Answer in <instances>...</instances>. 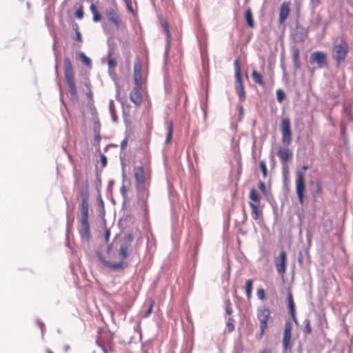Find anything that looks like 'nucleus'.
Instances as JSON below:
<instances>
[{"label":"nucleus","instance_id":"f257e3e1","mask_svg":"<svg viewBox=\"0 0 353 353\" xmlns=\"http://www.w3.org/2000/svg\"><path fill=\"white\" fill-rule=\"evenodd\" d=\"M281 141L285 146H279L277 150V156L283 168L293 159V152L289 148L292 141V131L291 122L289 118H282L280 124Z\"/></svg>","mask_w":353,"mask_h":353},{"label":"nucleus","instance_id":"f03ea898","mask_svg":"<svg viewBox=\"0 0 353 353\" xmlns=\"http://www.w3.org/2000/svg\"><path fill=\"white\" fill-rule=\"evenodd\" d=\"M133 176L139 199H142L143 202L146 204L150 195L148 186L150 181V174L149 172H145L142 165H139L134 167Z\"/></svg>","mask_w":353,"mask_h":353},{"label":"nucleus","instance_id":"7ed1b4c3","mask_svg":"<svg viewBox=\"0 0 353 353\" xmlns=\"http://www.w3.org/2000/svg\"><path fill=\"white\" fill-rule=\"evenodd\" d=\"M63 72L64 77L68 87V91L70 94V99L74 101L77 100L78 93L75 83L74 72L69 57H65L63 59Z\"/></svg>","mask_w":353,"mask_h":353},{"label":"nucleus","instance_id":"20e7f679","mask_svg":"<svg viewBox=\"0 0 353 353\" xmlns=\"http://www.w3.org/2000/svg\"><path fill=\"white\" fill-rule=\"evenodd\" d=\"M349 51L347 41L341 39L339 43H335L333 47L332 57L337 65L344 62Z\"/></svg>","mask_w":353,"mask_h":353},{"label":"nucleus","instance_id":"39448f33","mask_svg":"<svg viewBox=\"0 0 353 353\" xmlns=\"http://www.w3.org/2000/svg\"><path fill=\"white\" fill-rule=\"evenodd\" d=\"M271 312L266 306H261L257 308L256 316L259 321L260 333L257 334L256 338L261 339L265 330L268 328V321L271 317Z\"/></svg>","mask_w":353,"mask_h":353},{"label":"nucleus","instance_id":"423d86ee","mask_svg":"<svg viewBox=\"0 0 353 353\" xmlns=\"http://www.w3.org/2000/svg\"><path fill=\"white\" fill-rule=\"evenodd\" d=\"M295 189L299 201L301 205H303L304 202L305 192L306 191V185L304 174L301 171H297L296 172Z\"/></svg>","mask_w":353,"mask_h":353},{"label":"nucleus","instance_id":"0eeeda50","mask_svg":"<svg viewBox=\"0 0 353 353\" xmlns=\"http://www.w3.org/2000/svg\"><path fill=\"white\" fill-rule=\"evenodd\" d=\"M234 77H235V90L241 101L245 97V92L243 85L241 75V68L239 59L234 61Z\"/></svg>","mask_w":353,"mask_h":353},{"label":"nucleus","instance_id":"6e6552de","mask_svg":"<svg viewBox=\"0 0 353 353\" xmlns=\"http://www.w3.org/2000/svg\"><path fill=\"white\" fill-rule=\"evenodd\" d=\"M105 16L108 20L112 23L117 30L125 28V23L114 8H109L106 9Z\"/></svg>","mask_w":353,"mask_h":353},{"label":"nucleus","instance_id":"1a4fd4ad","mask_svg":"<svg viewBox=\"0 0 353 353\" xmlns=\"http://www.w3.org/2000/svg\"><path fill=\"white\" fill-rule=\"evenodd\" d=\"M292 323L290 321H286L285 323L283 336V346L285 350H290L292 348Z\"/></svg>","mask_w":353,"mask_h":353},{"label":"nucleus","instance_id":"9d476101","mask_svg":"<svg viewBox=\"0 0 353 353\" xmlns=\"http://www.w3.org/2000/svg\"><path fill=\"white\" fill-rule=\"evenodd\" d=\"M287 254L284 250H281L279 255L274 258V265L279 274H283L285 272L287 269Z\"/></svg>","mask_w":353,"mask_h":353},{"label":"nucleus","instance_id":"9b49d317","mask_svg":"<svg viewBox=\"0 0 353 353\" xmlns=\"http://www.w3.org/2000/svg\"><path fill=\"white\" fill-rule=\"evenodd\" d=\"M130 101L137 106H140L143 103L142 85H137L130 92Z\"/></svg>","mask_w":353,"mask_h":353},{"label":"nucleus","instance_id":"f8f14e48","mask_svg":"<svg viewBox=\"0 0 353 353\" xmlns=\"http://www.w3.org/2000/svg\"><path fill=\"white\" fill-rule=\"evenodd\" d=\"M327 54L322 51L314 52L310 56V62L316 63L319 68H323L327 65Z\"/></svg>","mask_w":353,"mask_h":353},{"label":"nucleus","instance_id":"ddd939ff","mask_svg":"<svg viewBox=\"0 0 353 353\" xmlns=\"http://www.w3.org/2000/svg\"><path fill=\"white\" fill-rule=\"evenodd\" d=\"M290 13V2H283L279 8V23L283 24Z\"/></svg>","mask_w":353,"mask_h":353},{"label":"nucleus","instance_id":"4468645a","mask_svg":"<svg viewBox=\"0 0 353 353\" xmlns=\"http://www.w3.org/2000/svg\"><path fill=\"white\" fill-rule=\"evenodd\" d=\"M134 81L137 85H142V63L139 58L134 60Z\"/></svg>","mask_w":353,"mask_h":353},{"label":"nucleus","instance_id":"2eb2a0df","mask_svg":"<svg viewBox=\"0 0 353 353\" xmlns=\"http://www.w3.org/2000/svg\"><path fill=\"white\" fill-rule=\"evenodd\" d=\"M79 233L82 238L88 240L90 237V230L88 219H81Z\"/></svg>","mask_w":353,"mask_h":353},{"label":"nucleus","instance_id":"dca6fc26","mask_svg":"<svg viewBox=\"0 0 353 353\" xmlns=\"http://www.w3.org/2000/svg\"><path fill=\"white\" fill-rule=\"evenodd\" d=\"M81 219H88L89 203L88 201H81L80 206Z\"/></svg>","mask_w":353,"mask_h":353},{"label":"nucleus","instance_id":"f3484780","mask_svg":"<svg viewBox=\"0 0 353 353\" xmlns=\"http://www.w3.org/2000/svg\"><path fill=\"white\" fill-rule=\"evenodd\" d=\"M245 19L248 26L252 28H254L255 23L253 19L252 12L250 8H248L245 12Z\"/></svg>","mask_w":353,"mask_h":353},{"label":"nucleus","instance_id":"a211bd4d","mask_svg":"<svg viewBox=\"0 0 353 353\" xmlns=\"http://www.w3.org/2000/svg\"><path fill=\"white\" fill-rule=\"evenodd\" d=\"M130 246L129 243H124L121 245L119 252L123 260L129 256Z\"/></svg>","mask_w":353,"mask_h":353},{"label":"nucleus","instance_id":"6ab92c4d","mask_svg":"<svg viewBox=\"0 0 353 353\" xmlns=\"http://www.w3.org/2000/svg\"><path fill=\"white\" fill-rule=\"evenodd\" d=\"M249 205L251 208V216L254 220H258L260 217L261 212L259 211L258 206L252 202L249 203Z\"/></svg>","mask_w":353,"mask_h":353},{"label":"nucleus","instance_id":"aec40b11","mask_svg":"<svg viewBox=\"0 0 353 353\" xmlns=\"http://www.w3.org/2000/svg\"><path fill=\"white\" fill-rule=\"evenodd\" d=\"M104 265L109 267L112 270L123 269L125 267V263L123 261L119 263H110L108 261H103Z\"/></svg>","mask_w":353,"mask_h":353},{"label":"nucleus","instance_id":"412c9836","mask_svg":"<svg viewBox=\"0 0 353 353\" xmlns=\"http://www.w3.org/2000/svg\"><path fill=\"white\" fill-rule=\"evenodd\" d=\"M81 201H88L89 199V185L88 183L86 181L83 185V188L81 190Z\"/></svg>","mask_w":353,"mask_h":353},{"label":"nucleus","instance_id":"4be33fe9","mask_svg":"<svg viewBox=\"0 0 353 353\" xmlns=\"http://www.w3.org/2000/svg\"><path fill=\"white\" fill-rule=\"evenodd\" d=\"M299 50L297 48H295L293 49L292 52V58H293V63L294 66L296 69L300 68L301 64L299 61Z\"/></svg>","mask_w":353,"mask_h":353},{"label":"nucleus","instance_id":"5701e85b","mask_svg":"<svg viewBox=\"0 0 353 353\" xmlns=\"http://www.w3.org/2000/svg\"><path fill=\"white\" fill-rule=\"evenodd\" d=\"M252 78L253 81L259 84V85H264L263 79L262 75L259 73L256 70H253L252 72Z\"/></svg>","mask_w":353,"mask_h":353},{"label":"nucleus","instance_id":"b1692460","mask_svg":"<svg viewBox=\"0 0 353 353\" xmlns=\"http://www.w3.org/2000/svg\"><path fill=\"white\" fill-rule=\"evenodd\" d=\"M323 190V185L321 181H316L315 182V187L314 190L312 192V194L313 197H317L319 196Z\"/></svg>","mask_w":353,"mask_h":353},{"label":"nucleus","instance_id":"393cba45","mask_svg":"<svg viewBox=\"0 0 353 353\" xmlns=\"http://www.w3.org/2000/svg\"><path fill=\"white\" fill-rule=\"evenodd\" d=\"M172 133H173V123L172 121H169L168 123V132H167V136H166V139H165V143L168 144V143H170L172 141Z\"/></svg>","mask_w":353,"mask_h":353},{"label":"nucleus","instance_id":"a878e982","mask_svg":"<svg viewBox=\"0 0 353 353\" xmlns=\"http://www.w3.org/2000/svg\"><path fill=\"white\" fill-rule=\"evenodd\" d=\"M253 281L252 279H248L245 283V292L248 299H250L252 297Z\"/></svg>","mask_w":353,"mask_h":353},{"label":"nucleus","instance_id":"bb28decb","mask_svg":"<svg viewBox=\"0 0 353 353\" xmlns=\"http://www.w3.org/2000/svg\"><path fill=\"white\" fill-rule=\"evenodd\" d=\"M78 57L80 58L81 62L88 68L92 67V61L83 52H79Z\"/></svg>","mask_w":353,"mask_h":353},{"label":"nucleus","instance_id":"cd10ccee","mask_svg":"<svg viewBox=\"0 0 353 353\" xmlns=\"http://www.w3.org/2000/svg\"><path fill=\"white\" fill-rule=\"evenodd\" d=\"M249 198L254 202H259L261 200V196L259 194L258 192L254 189H251L250 194H249Z\"/></svg>","mask_w":353,"mask_h":353},{"label":"nucleus","instance_id":"c85d7f7f","mask_svg":"<svg viewBox=\"0 0 353 353\" xmlns=\"http://www.w3.org/2000/svg\"><path fill=\"white\" fill-rule=\"evenodd\" d=\"M154 305V301L152 299H149L148 300V308L145 312V313L143 316L144 318H148L151 314V313L152 312V310H153Z\"/></svg>","mask_w":353,"mask_h":353},{"label":"nucleus","instance_id":"c756f323","mask_svg":"<svg viewBox=\"0 0 353 353\" xmlns=\"http://www.w3.org/2000/svg\"><path fill=\"white\" fill-rule=\"evenodd\" d=\"M161 23L162 27L163 28L165 32L166 33L168 40H170L171 39V33L170 31L169 25H168V22L165 20H162Z\"/></svg>","mask_w":353,"mask_h":353},{"label":"nucleus","instance_id":"7c9ffc66","mask_svg":"<svg viewBox=\"0 0 353 353\" xmlns=\"http://www.w3.org/2000/svg\"><path fill=\"white\" fill-rule=\"evenodd\" d=\"M304 333L306 335L310 334L312 333V327L310 323V320L309 319H306L304 321Z\"/></svg>","mask_w":353,"mask_h":353},{"label":"nucleus","instance_id":"2f4dec72","mask_svg":"<svg viewBox=\"0 0 353 353\" xmlns=\"http://www.w3.org/2000/svg\"><path fill=\"white\" fill-rule=\"evenodd\" d=\"M108 65L109 72L110 73L114 72L115 68L117 66V61L113 58L109 59L108 61Z\"/></svg>","mask_w":353,"mask_h":353},{"label":"nucleus","instance_id":"473e14b6","mask_svg":"<svg viewBox=\"0 0 353 353\" xmlns=\"http://www.w3.org/2000/svg\"><path fill=\"white\" fill-rule=\"evenodd\" d=\"M288 305L290 313L295 312V304L293 300L292 295L291 294L288 296Z\"/></svg>","mask_w":353,"mask_h":353},{"label":"nucleus","instance_id":"72a5a7b5","mask_svg":"<svg viewBox=\"0 0 353 353\" xmlns=\"http://www.w3.org/2000/svg\"><path fill=\"white\" fill-rule=\"evenodd\" d=\"M276 98H277V101L279 103L283 102V101L285 98V94L283 92V90H282L281 89H279L276 90Z\"/></svg>","mask_w":353,"mask_h":353},{"label":"nucleus","instance_id":"f704fd0d","mask_svg":"<svg viewBox=\"0 0 353 353\" xmlns=\"http://www.w3.org/2000/svg\"><path fill=\"white\" fill-rule=\"evenodd\" d=\"M259 167L261 170L262 171L263 177L265 178L268 176V168L265 162L263 161H261L259 163Z\"/></svg>","mask_w":353,"mask_h":353},{"label":"nucleus","instance_id":"c9c22d12","mask_svg":"<svg viewBox=\"0 0 353 353\" xmlns=\"http://www.w3.org/2000/svg\"><path fill=\"white\" fill-rule=\"evenodd\" d=\"M85 86L88 89L87 92H86V96L89 100L92 101L93 100V92L91 90L90 83H89V82L86 83Z\"/></svg>","mask_w":353,"mask_h":353},{"label":"nucleus","instance_id":"e433bc0d","mask_svg":"<svg viewBox=\"0 0 353 353\" xmlns=\"http://www.w3.org/2000/svg\"><path fill=\"white\" fill-rule=\"evenodd\" d=\"M75 16L79 19H82L83 18L84 12L83 6H80V8L76 11Z\"/></svg>","mask_w":353,"mask_h":353},{"label":"nucleus","instance_id":"4c0bfd02","mask_svg":"<svg viewBox=\"0 0 353 353\" xmlns=\"http://www.w3.org/2000/svg\"><path fill=\"white\" fill-rule=\"evenodd\" d=\"M233 322L234 319L232 318H229L228 321L227 322V327L230 332H232L234 330V325Z\"/></svg>","mask_w":353,"mask_h":353},{"label":"nucleus","instance_id":"58836bf2","mask_svg":"<svg viewBox=\"0 0 353 353\" xmlns=\"http://www.w3.org/2000/svg\"><path fill=\"white\" fill-rule=\"evenodd\" d=\"M256 294H257V296L258 298L260 299V300H264L265 299V291L263 289H258L257 290V292H256Z\"/></svg>","mask_w":353,"mask_h":353},{"label":"nucleus","instance_id":"ea45409f","mask_svg":"<svg viewBox=\"0 0 353 353\" xmlns=\"http://www.w3.org/2000/svg\"><path fill=\"white\" fill-rule=\"evenodd\" d=\"M225 311L226 313L229 315L232 313V303L229 299L226 301Z\"/></svg>","mask_w":353,"mask_h":353},{"label":"nucleus","instance_id":"a19ab883","mask_svg":"<svg viewBox=\"0 0 353 353\" xmlns=\"http://www.w3.org/2000/svg\"><path fill=\"white\" fill-rule=\"evenodd\" d=\"M259 188L263 194H267L266 186L263 182H261V181L259 182Z\"/></svg>","mask_w":353,"mask_h":353},{"label":"nucleus","instance_id":"79ce46f5","mask_svg":"<svg viewBox=\"0 0 353 353\" xmlns=\"http://www.w3.org/2000/svg\"><path fill=\"white\" fill-rule=\"evenodd\" d=\"M93 15H94L93 16L94 21L97 22V21H99L101 19V14L99 13L98 11L97 12H95V13H93Z\"/></svg>","mask_w":353,"mask_h":353},{"label":"nucleus","instance_id":"37998d69","mask_svg":"<svg viewBox=\"0 0 353 353\" xmlns=\"http://www.w3.org/2000/svg\"><path fill=\"white\" fill-rule=\"evenodd\" d=\"M101 161L102 167H105L107 165L108 160H107V157L103 154L101 155Z\"/></svg>","mask_w":353,"mask_h":353},{"label":"nucleus","instance_id":"c03bdc74","mask_svg":"<svg viewBox=\"0 0 353 353\" xmlns=\"http://www.w3.org/2000/svg\"><path fill=\"white\" fill-rule=\"evenodd\" d=\"M101 135H100V133L99 132H95V134H94V140L95 141L99 144L101 141Z\"/></svg>","mask_w":353,"mask_h":353},{"label":"nucleus","instance_id":"a18cd8bd","mask_svg":"<svg viewBox=\"0 0 353 353\" xmlns=\"http://www.w3.org/2000/svg\"><path fill=\"white\" fill-rule=\"evenodd\" d=\"M76 39L81 43L83 41L81 34L78 30H76Z\"/></svg>","mask_w":353,"mask_h":353},{"label":"nucleus","instance_id":"49530a36","mask_svg":"<svg viewBox=\"0 0 353 353\" xmlns=\"http://www.w3.org/2000/svg\"><path fill=\"white\" fill-rule=\"evenodd\" d=\"M127 3L128 10L130 12H133V9L132 8L131 1L130 0H125Z\"/></svg>","mask_w":353,"mask_h":353},{"label":"nucleus","instance_id":"de8ad7c7","mask_svg":"<svg viewBox=\"0 0 353 353\" xmlns=\"http://www.w3.org/2000/svg\"><path fill=\"white\" fill-rule=\"evenodd\" d=\"M110 235V230L107 229L105 230V239L106 242H108L109 241Z\"/></svg>","mask_w":353,"mask_h":353},{"label":"nucleus","instance_id":"09e8293b","mask_svg":"<svg viewBox=\"0 0 353 353\" xmlns=\"http://www.w3.org/2000/svg\"><path fill=\"white\" fill-rule=\"evenodd\" d=\"M321 2V0H310V3L315 6H319Z\"/></svg>","mask_w":353,"mask_h":353},{"label":"nucleus","instance_id":"8fccbe9b","mask_svg":"<svg viewBox=\"0 0 353 353\" xmlns=\"http://www.w3.org/2000/svg\"><path fill=\"white\" fill-rule=\"evenodd\" d=\"M90 9L91 12H92V14L95 13L98 11L96 6L93 3L90 6Z\"/></svg>","mask_w":353,"mask_h":353},{"label":"nucleus","instance_id":"3c124183","mask_svg":"<svg viewBox=\"0 0 353 353\" xmlns=\"http://www.w3.org/2000/svg\"><path fill=\"white\" fill-rule=\"evenodd\" d=\"M259 353H273L272 350L270 348H265L260 351Z\"/></svg>","mask_w":353,"mask_h":353},{"label":"nucleus","instance_id":"603ef678","mask_svg":"<svg viewBox=\"0 0 353 353\" xmlns=\"http://www.w3.org/2000/svg\"><path fill=\"white\" fill-rule=\"evenodd\" d=\"M290 314H291V315H292V319L294 320V321L296 323H298V322H297V318H296V316L295 312H294L293 313H290Z\"/></svg>","mask_w":353,"mask_h":353},{"label":"nucleus","instance_id":"864d4df0","mask_svg":"<svg viewBox=\"0 0 353 353\" xmlns=\"http://www.w3.org/2000/svg\"><path fill=\"white\" fill-rule=\"evenodd\" d=\"M239 112H240L241 114L243 113V105H240L239 107Z\"/></svg>","mask_w":353,"mask_h":353},{"label":"nucleus","instance_id":"5fc2aeb1","mask_svg":"<svg viewBox=\"0 0 353 353\" xmlns=\"http://www.w3.org/2000/svg\"><path fill=\"white\" fill-rule=\"evenodd\" d=\"M113 105H114V103L112 101H110V110L112 111V109H113Z\"/></svg>","mask_w":353,"mask_h":353},{"label":"nucleus","instance_id":"6e6d98bb","mask_svg":"<svg viewBox=\"0 0 353 353\" xmlns=\"http://www.w3.org/2000/svg\"><path fill=\"white\" fill-rule=\"evenodd\" d=\"M302 168L304 171H306L308 170L309 168L307 165H303Z\"/></svg>","mask_w":353,"mask_h":353},{"label":"nucleus","instance_id":"4d7b16f0","mask_svg":"<svg viewBox=\"0 0 353 353\" xmlns=\"http://www.w3.org/2000/svg\"><path fill=\"white\" fill-rule=\"evenodd\" d=\"M126 142H127L126 140H124V141H122V143H121V147L122 148L124 147V145L126 144Z\"/></svg>","mask_w":353,"mask_h":353},{"label":"nucleus","instance_id":"13d9d810","mask_svg":"<svg viewBox=\"0 0 353 353\" xmlns=\"http://www.w3.org/2000/svg\"><path fill=\"white\" fill-rule=\"evenodd\" d=\"M101 347H102L103 353H108L107 350L103 346L101 345Z\"/></svg>","mask_w":353,"mask_h":353},{"label":"nucleus","instance_id":"bf43d9fd","mask_svg":"<svg viewBox=\"0 0 353 353\" xmlns=\"http://www.w3.org/2000/svg\"><path fill=\"white\" fill-rule=\"evenodd\" d=\"M299 263L300 264L303 263V260L300 257L299 258Z\"/></svg>","mask_w":353,"mask_h":353},{"label":"nucleus","instance_id":"052dcab7","mask_svg":"<svg viewBox=\"0 0 353 353\" xmlns=\"http://www.w3.org/2000/svg\"><path fill=\"white\" fill-rule=\"evenodd\" d=\"M47 353H53V352H52L51 350H47Z\"/></svg>","mask_w":353,"mask_h":353},{"label":"nucleus","instance_id":"680f3d73","mask_svg":"<svg viewBox=\"0 0 353 353\" xmlns=\"http://www.w3.org/2000/svg\"><path fill=\"white\" fill-rule=\"evenodd\" d=\"M121 190L124 192V191H125V188H124V187H123V188H122V189H121Z\"/></svg>","mask_w":353,"mask_h":353}]
</instances>
